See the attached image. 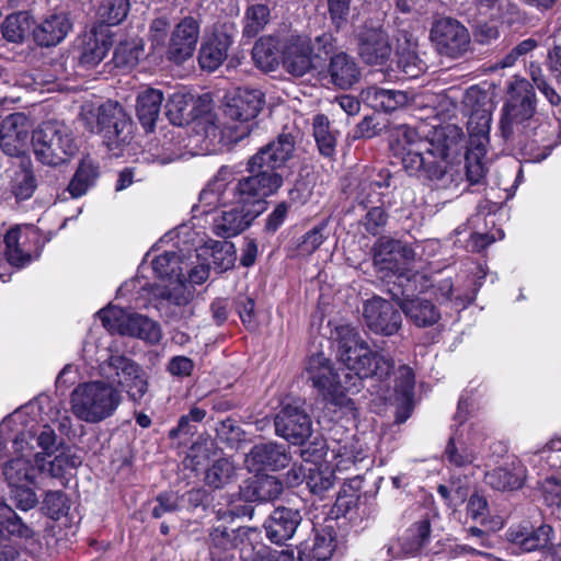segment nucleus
Wrapping results in <instances>:
<instances>
[{"instance_id": "nucleus-40", "label": "nucleus", "mask_w": 561, "mask_h": 561, "mask_svg": "<svg viewBox=\"0 0 561 561\" xmlns=\"http://www.w3.org/2000/svg\"><path fill=\"white\" fill-rule=\"evenodd\" d=\"M390 185V174L388 172H379L377 179L363 180L357 188L356 201L365 207L382 204V192L378 190L388 188Z\"/></svg>"}, {"instance_id": "nucleus-7", "label": "nucleus", "mask_w": 561, "mask_h": 561, "mask_svg": "<svg viewBox=\"0 0 561 561\" xmlns=\"http://www.w3.org/2000/svg\"><path fill=\"white\" fill-rule=\"evenodd\" d=\"M412 251L396 240H382L378 243L374 264L380 277H394L393 286L403 288L404 295L423 293L428 286L426 275L408 268Z\"/></svg>"}, {"instance_id": "nucleus-55", "label": "nucleus", "mask_w": 561, "mask_h": 561, "mask_svg": "<svg viewBox=\"0 0 561 561\" xmlns=\"http://www.w3.org/2000/svg\"><path fill=\"white\" fill-rule=\"evenodd\" d=\"M270 19V10L264 4H255L248 8L243 19V34L248 37L257 35Z\"/></svg>"}, {"instance_id": "nucleus-29", "label": "nucleus", "mask_w": 561, "mask_h": 561, "mask_svg": "<svg viewBox=\"0 0 561 561\" xmlns=\"http://www.w3.org/2000/svg\"><path fill=\"white\" fill-rule=\"evenodd\" d=\"M283 483L274 476L256 474L240 486V496L245 502H270L283 493Z\"/></svg>"}, {"instance_id": "nucleus-23", "label": "nucleus", "mask_w": 561, "mask_h": 561, "mask_svg": "<svg viewBox=\"0 0 561 561\" xmlns=\"http://www.w3.org/2000/svg\"><path fill=\"white\" fill-rule=\"evenodd\" d=\"M389 293L392 295V299L397 301V305L400 307L408 320L416 327H431L439 320L440 314L436 307L427 299L414 297L416 291H413L410 295H404L403 288H401L400 291H394L393 288H390Z\"/></svg>"}, {"instance_id": "nucleus-26", "label": "nucleus", "mask_w": 561, "mask_h": 561, "mask_svg": "<svg viewBox=\"0 0 561 561\" xmlns=\"http://www.w3.org/2000/svg\"><path fill=\"white\" fill-rule=\"evenodd\" d=\"M300 523L299 511L277 507L264 523L266 537L276 545H283L293 538Z\"/></svg>"}, {"instance_id": "nucleus-17", "label": "nucleus", "mask_w": 561, "mask_h": 561, "mask_svg": "<svg viewBox=\"0 0 561 561\" xmlns=\"http://www.w3.org/2000/svg\"><path fill=\"white\" fill-rule=\"evenodd\" d=\"M282 61L285 70L294 77H302L311 72L318 78L321 57L319 54L312 56L310 41L307 37H289L284 45Z\"/></svg>"}, {"instance_id": "nucleus-62", "label": "nucleus", "mask_w": 561, "mask_h": 561, "mask_svg": "<svg viewBox=\"0 0 561 561\" xmlns=\"http://www.w3.org/2000/svg\"><path fill=\"white\" fill-rule=\"evenodd\" d=\"M367 213L363 219V225L370 234H379L386 226L388 215L382 208V204L366 207Z\"/></svg>"}, {"instance_id": "nucleus-59", "label": "nucleus", "mask_w": 561, "mask_h": 561, "mask_svg": "<svg viewBox=\"0 0 561 561\" xmlns=\"http://www.w3.org/2000/svg\"><path fill=\"white\" fill-rule=\"evenodd\" d=\"M142 54V47L135 42L121 43L114 50L113 62L118 68H131Z\"/></svg>"}, {"instance_id": "nucleus-39", "label": "nucleus", "mask_w": 561, "mask_h": 561, "mask_svg": "<svg viewBox=\"0 0 561 561\" xmlns=\"http://www.w3.org/2000/svg\"><path fill=\"white\" fill-rule=\"evenodd\" d=\"M427 282L430 279L426 277ZM427 287L423 290L425 291L428 287L434 288V295L440 304H450L455 309H463L469 304L474 300L476 290L470 291H461L459 288H455L453 280L450 278H445L437 282L435 285L427 283Z\"/></svg>"}, {"instance_id": "nucleus-63", "label": "nucleus", "mask_w": 561, "mask_h": 561, "mask_svg": "<svg viewBox=\"0 0 561 561\" xmlns=\"http://www.w3.org/2000/svg\"><path fill=\"white\" fill-rule=\"evenodd\" d=\"M80 463L78 457L67 454L57 455L53 460L46 459V473L50 478H60L68 468H75Z\"/></svg>"}, {"instance_id": "nucleus-2", "label": "nucleus", "mask_w": 561, "mask_h": 561, "mask_svg": "<svg viewBox=\"0 0 561 561\" xmlns=\"http://www.w3.org/2000/svg\"><path fill=\"white\" fill-rule=\"evenodd\" d=\"M502 136L516 142L529 162H541L560 142L557 127L536 114V95L530 82L516 79L501 118Z\"/></svg>"}, {"instance_id": "nucleus-48", "label": "nucleus", "mask_w": 561, "mask_h": 561, "mask_svg": "<svg viewBox=\"0 0 561 561\" xmlns=\"http://www.w3.org/2000/svg\"><path fill=\"white\" fill-rule=\"evenodd\" d=\"M98 178V169L89 161H82L71 179L68 191L75 198L84 195Z\"/></svg>"}, {"instance_id": "nucleus-58", "label": "nucleus", "mask_w": 561, "mask_h": 561, "mask_svg": "<svg viewBox=\"0 0 561 561\" xmlns=\"http://www.w3.org/2000/svg\"><path fill=\"white\" fill-rule=\"evenodd\" d=\"M414 373L411 367L402 365L396 373L394 391L403 404L410 403L414 393Z\"/></svg>"}, {"instance_id": "nucleus-64", "label": "nucleus", "mask_w": 561, "mask_h": 561, "mask_svg": "<svg viewBox=\"0 0 561 561\" xmlns=\"http://www.w3.org/2000/svg\"><path fill=\"white\" fill-rule=\"evenodd\" d=\"M333 551L334 543L331 539L325 537H316L309 561H329Z\"/></svg>"}, {"instance_id": "nucleus-41", "label": "nucleus", "mask_w": 561, "mask_h": 561, "mask_svg": "<svg viewBox=\"0 0 561 561\" xmlns=\"http://www.w3.org/2000/svg\"><path fill=\"white\" fill-rule=\"evenodd\" d=\"M184 262L175 252H164L152 260V270L159 278L185 279Z\"/></svg>"}, {"instance_id": "nucleus-19", "label": "nucleus", "mask_w": 561, "mask_h": 561, "mask_svg": "<svg viewBox=\"0 0 561 561\" xmlns=\"http://www.w3.org/2000/svg\"><path fill=\"white\" fill-rule=\"evenodd\" d=\"M363 317L366 327L374 333L390 336L402 324V317L394 305L381 297H373L364 305Z\"/></svg>"}, {"instance_id": "nucleus-60", "label": "nucleus", "mask_w": 561, "mask_h": 561, "mask_svg": "<svg viewBox=\"0 0 561 561\" xmlns=\"http://www.w3.org/2000/svg\"><path fill=\"white\" fill-rule=\"evenodd\" d=\"M33 486L32 483L9 485L11 500L19 510L26 512L37 505L38 497Z\"/></svg>"}, {"instance_id": "nucleus-49", "label": "nucleus", "mask_w": 561, "mask_h": 561, "mask_svg": "<svg viewBox=\"0 0 561 561\" xmlns=\"http://www.w3.org/2000/svg\"><path fill=\"white\" fill-rule=\"evenodd\" d=\"M236 477V467L227 458L216 460L205 474L206 484L214 489H221Z\"/></svg>"}, {"instance_id": "nucleus-46", "label": "nucleus", "mask_w": 561, "mask_h": 561, "mask_svg": "<svg viewBox=\"0 0 561 561\" xmlns=\"http://www.w3.org/2000/svg\"><path fill=\"white\" fill-rule=\"evenodd\" d=\"M210 250L211 262L208 263L215 271L222 273L234 265L236 249L229 241H213L209 248L205 249V253Z\"/></svg>"}, {"instance_id": "nucleus-13", "label": "nucleus", "mask_w": 561, "mask_h": 561, "mask_svg": "<svg viewBox=\"0 0 561 561\" xmlns=\"http://www.w3.org/2000/svg\"><path fill=\"white\" fill-rule=\"evenodd\" d=\"M390 3L381 5L382 16L367 19L356 31L358 55L367 65H382L392 54V46L388 32L383 27V19Z\"/></svg>"}, {"instance_id": "nucleus-8", "label": "nucleus", "mask_w": 561, "mask_h": 561, "mask_svg": "<svg viewBox=\"0 0 561 561\" xmlns=\"http://www.w3.org/2000/svg\"><path fill=\"white\" fill-rule=\"evenodd\" d=\"M96 374L107 385L127 392L133 401H139L148 391V378L142 367L117 351L104 350L98 358Z\"/></svg>"}, {"instance_id": "nucleus-14", "label": "nucleus", "mask_w": 561, "mask_h": 561, "mask_svg": "<svg viewBox=\"0 0 561 561\" xmlns=\"http://www.w3.org/2000/svg\"><path fill=\"white\" fill-rule=\"evenodd\" d=\"M156 308L169 321H183L194 314V290L185 279L169 280L167 285H157L152 289Z\"/></svg>"}, {"instance_id": "nucleus-6", "label": "nucleus", "mask_w": 561, "mask_h": 561, "mask_svg": "<svg viewBox=\"0 0 561 561\" xmlns=\"http://www.w3.org/2000/svg\"><path fill=\"white\" fill-rule=\"evenodd\" d=\"M123 394L113 385L100 379L80 382L70 393V411L88 424H99L112 417L123 403Z\"/></svg>"}, {"instance_id": "nucleus-32", "label": "nucleus", "mask_w": 561, "mask_h": 561, "mask_svg": "<svg viewBox=\"0 0 561 561\" xmlns=\"http://www.w3.org/2000/svg\"><path fill=\"white\" fill-rule=\"evenodd\" d=\"M70 28L71 23L66 14L54 13L33 30V37L38 45L49 47L60 43Z\"/></svg>"}, {"instance_id": "nucleus-24", "label": "nucleus", "mask_w": 561, "mask_h": 561, "mask_svg": "<svg viewBox=\"0 0 561 561\" xmlns=\"http://www.w3.org/2000/svg\"><path fill=\"white\" fill-rule=\"evenodd\" d=\"M28 117L24 113L8 115L0 126V148L10 157L24 153L30 130Z\"/></svg>"}, {"instance_id": "nucleus-3", "label": "nucleus", "mask_w": 561, "mask_h": 561, "mask_svg": "<svg viewBox=\"0 0 561 561\" xmlns=\"http://www.w3.org/2000/svg\"><path fill=\"white\" fill-rule=\"evenodd\" d=\"M232 171L222 167L199 194V206L204 213L221 207L214 218L213 230L218 237L231 238L245 230L265 209L267 196H248L242 193L239 180L233 181Z\"/></svg>"}, {"instance_id": "nucleus-38", "label": "nucleus", "mask_w": 561, "mask_h": 561, "mask_svg": "<svg viewBox=\"0 0 561 561\" xmlns=\"http://www.w3.org/2000/svg\"><path fill=\"white\" fill-rule=\"evenodd\" d=\"M431 539V523L423 518L413 523L400 539L401 551L404 556H416L428 545Z\"/></svg>"}, {"instance_id": "nucleus-56", "label": "nucleus", "mask_w": 561, "mask_h": 561, "mask_svg": "<svg viewBox=\"0 0 561 561\" xmlns=\"http://www.w3.org/2000/svg\"><path fill=\"white\" fill-rule=\"evenodd\" d=\"M128 10V0H102L98 8V15L103 23L116 25L126 18Z\"/></svg>"}, {"instance_id": "nucleus-31", "label": "nucleus", "mask_w": 561, "mask_h": 561, "mask_svg": "<svg viewBox=\"0 0 561 561\" xmlns=\"http://www.w3.org/2000/svg\"><path fill=\"white\" fill-rule=\"evenodd\" d=\"M362 100L377 111L393 112L411 101L407 92L370 85L360 92Z\"/></svg>"}, {"instance_id": "nucleus-12", "label": "nucleus", "mask_w": 561, "mask_h": 561, "mask_svg": "<svg viewBox=\"0 0 561 561\" xmlns=\"http://www.w3.org/2000/svg\"><path fill=\"white\" fill-rule=\"evenodd\" d=\"M265 104V94L259 88H237L228 99L225 106V115L236 125L228 129L231 131V141H239L251 133V122L259 115Z\"/></svg>"}, {"instance_id": "nucleus-20", "label": "nucleus", "mask_w": 561, "mask_h": 561, "mask_svg": "<svg viewBox=\"0 0 561 561\" xmlns=\"http://www.w3.org/2000/svg\"><path fill=\"white\" fill-rule=\"evenodd\" d=\"M290 460V454L285 446L268 442L254 445L245 455L244 466L250 472L260 473L265 470H280Z\"/></svg>"}, {"instance_id": "nucleus-47", "label": "nucleus", "mask_w": 561, "mask_h": 561, "mask_svg": "<svg viewBox=\"0 0 561 561\" xmlns=\"http://www.w3.org/2000/svg\"><path fill=\"white\" fill-rule=\"evenodd\" d=\"M193 96L183 91L172 93L165 103V114L175 126H182L190 121L187 107L192 102Z\"/></svg>"}, {"instance_id": "nucleus-22", "label": "nucleus", "mask_w": 561, "mask_h": 561, "mask_svg": "<svg viewBox=\"0 0 561 561\" xmlns=\"http://www.w3.org/2000/svg\"><path fill=\"white\" fill-rule=\"evenodd\" d=\"M506 538L523 552L545 551L552 546L554 530L545 523L537 527L523 523L510 527Z\"/></svg>"}, {"instance_id": "nucleus-52", "label": "nucleus", "mask_w": 561, "mask_h": 561, "mask_svg": "<svg viewBox=\"0 0 561 561\" xmlns=\"http://www.w3.org/2000/svg\"><path fill=\"white\" fill-rule=\"evenodd\" d=\"M0 525L20 538L28 539L34 536V530L5 503H0Z\"/></svg>"}, {"instance_id": "nucleus-11", "label": "nucleus", "mask_w": 561, "mask_h": 561, "mask_svg": "<svg viewBox=\"0 0 561 561\" xmlns=\"http://www.w3.org/2000/svg\"><path fill=\"white\" fill-rule=\"evenodd\" d=\"M30 435L22 433L13 440L15 456L2 466V474L8 485L25 483L38 484L39 478L46 473V458L41 453H33L28 442Z\"/></svg>"}, {"instance_id": "nucleus-28", "label": "nucleus", "mask_w": 561, "mask_h": 561, "mask_svg": "<svg viewBox=\"0 0 561 561\" xmlns=\"http://www.w3.org/2000/svg\"><path fill=\"white\" fill-rule=\"evenodd\" d=\"M98 317L107 331L134 337L139 336L142 325L139 320L145 319L142 314L131 313L116 306L101 309Z\"/></svg>"}, {"instance_id": "nucleus-61", "label": "nucleus", "mask_w": 561, "mask_h": 561, "mask_svg": "<svg viewBox=\"0 0 561 561\" xmlns=\"http://www.w3.org/2000/svg\"><path fill=\"white\" fill-rule=\"evenodd\" d=\"M69 502L65 493L61 491H47L43 500V508L53 519H59L67 515L69 511Z\"/></svg>"}, {"instance_id": "nucleus-10", "label": "nucleus", "mask_w": 561, "mask_h": 561, "mask_svg": "<svg viewBox=\"0 0 561 561\" xmlns=\"http://www.w3.org/2000/svg\"><path fill=\"white\" fill-rule=\"evenodd\" d=\"M32 149L38 162L58 167L68 162L76 154L78 147L71 129L65 123L49 121L33 131Z\"/></svg>"}, {"instance_id": "nucleus-4", "label": "nucleus", "mask_w": 561, "mask_h": 561, "mask_svg": "<svg viewBox=\"0 0 561 561\" xmlns=\"http://www.w3.org/2000/svg\"><path fill=\"white\" fill-rule=\"evenodd\" d=\"M294 138L289 134L279 135L276 139L259 149L247 162L248 176L239 179L242 193L248 196H272L283 185V176L276 172L293 157Z\"/></svg>"}, {"instance_id": "nucleus-35", "label": "nucleus", "mask_w": 561, "mask_h": 561, "mask_svg": "<svg viewBox=\"0 0 561 561\" xmlns=\"http://www.w3.org/2000/svg\"><path fill=\"white\" fill-rule=\"evenodd\" d=\"M231 44L232 38L227 33H214L201 47L198 55L199 66L208 71L216 70L227 58Z\"/></svg>"}, {"instance_id": "nucleus-53", "label": "nucleus", "mask_w": 561, "mask_h": 561, "mask_svg": "<svg viewBox=\"0 0 561 561\" xmlns=\"http://www.w3.org/2000/svg\"><path fill=\"white\" fill-rule=\"evenodd\" d=\"M445 456L449 463L456 467L468 466L474 459L473 453L467 448L462 436L459 435L458 432L450 436L446 446Z\"/></svg>"}, {"instance_id": "nucleus-37", "label": "nucleus", "mask_w": 561, "mask_h": 561, "mask_svg": "<svg viewBox=\"0 0 561 561\" xmlns=\"http://www.w3.org/2000/svg\"><path fill=\"white\" fill-rule=\"evenodd\" d=\"M163 93L153 88L141 91L137 96L136 114L142 127L150 131L159 118Z\"/></svg>"}, {"instance_id": "nucleus-1", "label": "nucleus", "mask_w": 561, "mask_h": 561, "mask_svg": "<svg viewBox=\"0 0 561 561\" xmlns=\"http://www.w3.org/2000/svg\"><path fill=\"white\" fill-rule=\"evenodd\" d=\"M463 145V133L456 125L442 127L431 139L420 137L414 128L400 126L392 149L409 174L431 182L436 188L449 190L463 181L460 167L449 162Z\"/></svg>"}, {"instance_id": "nucleus-50", "label": "nucleus", "mask_w": 561, "mask_h": 561, "mask_svg": "<svg viewBox=\"0 0 561 561\" xmlns=\"http://www.w3.org/2000/svg\"><path fill=\"white\" fill-rule=\"evenodd\" d=\"M3 37L13 43L22 42L31 28V20L26 12H19L7 16L2 24Z\"/></svg>"}, {"instance_id": "nucleus-15", "label": "nucleus", "mask_w": 561, "mask_h": 561, "mask_svg": "<svg viewBox=\"0 0 561 561\" xmlns=\"http://www.w3.org/2000/svg\"><path fill=\"white\" fill-rule=\"evenodd\" d=\"M436 51L450 59L463 58L471 49V36L468 28L451 18L437 20L430 33Z\"/></svg>"}, {"instance_id": "nucleus-43", "label": "nucleus", "mask_w": 561, "mask_h": 561, "mask_svg": "<svg viewBox=\"0 0 561 561\" xmlns=\"http://www.w3.org/2000/svg\"><path fill=\"white\" fill-rule=\"evenodd\" d=\"M312 126L313 137L320 153L328 158L333 157L336 147V135L330 128L329 118L323 114H318L313 117Z\"/></svg>"}, {"instance_id": "nucleus-33", "label": "nucleus", "mask_w": 561, "mask_h": 561, "mask_svg": "<svg viewBox=\"0 0 561 561\" xmlns=\"http://www.w3.org/2000/svg\"><path fill=\"white\" fill-rule=\"evenodd\" d=\"M113 45L112 36L103 28L87 34L82 41L80 65L87 69L98 66Z\"/></svg>"}, {"instance_id": "nucleus-44", "label": "nucleus", "mask_w": 561, "mask_h": 561, "mask_svg": "<svg viewBox=\"0 0 561 561\" xmlns=\"http://www.w3.org/2000/svg\"><path fill=\"white\" fill-rule=\"evenodd\" d=\"M397 65L407 78L419 77L427 67L417 53L416 44L411 42H408L405 47L398 49Z\"/></svg>"}, {"instance_id": "nucleus-5", "label": "nucleus", "mask_w": 561, "mask_h": 561, "mask_svg": "<svg viewBox=\"0 0 561 561\" xmlns=\"http://www.w3.org/2000/svg\"><path fill=\"white\" fill-rule=\"evenodd\" d=\"M337 356L344 368L345 381L352 386V390H358L359 381L365 378L376 377L383 379L393 369V360L385 355L373 352L365 340L354 330H346L339 342Z\"/></svg>"}, {"instance_id": "nucleus-34", "label": "nucleus", "mask_w": 561, "mask_h": 561, "mask_svg": "<svg viewBox=\"0 0 561 561\" xmlns=\"http://www.w3.org/2000/svg\"><path fill=\"white\" fill-rule=\"evenodd\" d=\"M247 536L244 528H229L224 525L214 526L209 530L208 547L213 561L220 558L224 553L237 549Z\"/></svg>"}, {"instance_id": "nucleus-18", "label": "nucleus", "mask_w": 561, "mask_h": 561, "mask_svg": "<svg viewBox=\"0 0 561 561\" xmlns=\"http://www.w3.org/2000/svg\"><path fill=\"white\" fill-rule=\"evenodd\" d=\"M274 425L276 434L293 445H302L312 433L311 419L298 402L285 404Z\"/></svg>"}, {"instance_id": "nucleus-27", "label": "nucleus", "mask_w": 561, "mask_h": 561, "mask_svg": "<svg viewBox=\"0 0 561 561\" xmlns=\"http://www.w3.org/2000/svg\"><path fill=\"white\" fill-rule=\"evenodd\" d=\"M329 450L335 461V470L340 472L350 470L367 456L364 443L354 434H345L337 439L334 438L329 445Z\"/></svg>"}, {"instance_id": "nucleus-21", "label": "nucleus", "mask_w": 561, "mask_h": 561, "mask_svg": "<svg viewBox=\"0 0 561 561\" xmlns=\"http://www.w3.org/2000/svg\"><path fill=\"white\" fill-rule=\"evenodd\" d=\"M198 37V21L192 16L184 18L171 33L167 58L175 64L184 62L193 56Z\"/></svg>"}, {"instance_id": "nucleus-45", "label": "nucleus", "mask_w": 561, "mask_h": 561, "mask_svg": "<svg viewBox=\"0 0 561 561\" xmlns=\"http://www.w3.org/2000/svg\"><path fill=\"white\" fill-rule=\"evenodd\" d=\"M306 483L313 494L321 495L333 486L334 471L325 463H309Z\"/></svg>"}, {"instance_id": "nucleus-57", "label": "nucleus", "mask_w": 561, "mask_h": 561, "mask_svg": "<svg viewBox=\"0 0 561 561\" xmlns=\"http://www.w3.org/2000/svg\"><path fill=\"white\" fill-rule=\"evenodd\" d=\"M327 228L328 224L325 221H322L316 227H313L311 230L307 231L301 237V240L297 244V250L299 254L310 255L316 250H318L329 236Z\"/></svg>"}, {"instance_id": "nucleus-42", "label": "nucleus", "mask_w": 561, "mask_h": 561, "mask_svg": "<svg viewBox=\"0 0 561 561\" xmlns=\"http://www.w3.org/2000/svg\"><path fill=\"white\" fill-rule=\"evenodd\" d=\"M254 64L264 71H273L278 65L277 41L271 36L261 37L252 49Z\"/></svg>"}, {"instance_id": "nucleus-9", "label": "nucleus", "mask_w": 561, "mask_h": 561, "mask_svg": "<svg viewBox=\"0 0 561 561\" xmlns=\"http://www.w3.org/2000/svg\"><path fill=\"white\" fill-rule=\"evenodd\" d=\"M81 118L91 133L102 134L103 142L114 151L130 140V121L116 102L106 101L94 107L84 105Z\"/></svg>"}, {"instance_id": "nucleus-54", "label": "nucleus", "mask_w": 561, "mask_h": 561, "mask_svg": "<svg viewBox=\"0 0 561 561\" xmlns=\"http://www.w3.org/2000/svg\"><path fill=\"white\" fill-rule=\"evenodd\" d=\"M491 126V114L486 110L472 111L468 121V130L472 138V142H477V147L488 141ZM481 151L480 148H478Z\"/></svg>"}, {"instance_id": "nucleus-30", "label": "nucleus", "mask_w": 561, "mask_h": 561, "mask_svg": "<svg viewBox=\"0 0 561 561\" xmlns=\"http://www.w3.org/2000/svg\"><path fill=\"white\" fill-rule=\"evenodd\" d=\"M26 233L20 228H11L0 240V264L8 262L11 266L21 268L30 264L32 255L26 249Z\"/></svg>"}, {"instance_id": "nucleus-36", "label": "nucleus", "mask_w": 561, "mask_h": 561, "mask_svg": "<svg viewBox=\"0 0 561 561\" xmlns=\"http://www.w3.org/2000/svg\"><path fill=\"white\" fill-rule=\"evenodd\" d=\"M526 478V468L518 459H512L504 466L486 474V482L494 489L505 491L518 489Z\"/></svg>"}, {"instance_id": "nucleus-25", "label": "nucleus", "mask_w": 561, "mask_h": 561, "mask_svg": "<svg viewBox=\"0 0 561 561\" xmlns=\"http://www.w3.org/2000/svg\"><path fill=\"white\" fill-rule=\"evenodd\" d=\"M360 72L355 60L345 53L335 54L330 58L328 67L321 62L318 70L320 82H331L341 89L351 88L359 79Z\"/></svg>"}, {"instance_id": "nucleus-16", "label": "nucleus", "mask_w": 561, "mask_h": 561, "mask_svg": "<svg viewBox=\"0 0 561 561\" xmlns=\"http://www.w3.org/2000/svg\"><path fill=\"white\" fill-rule=\"evenodd\" d=\"M304 375L308 382L324 398L335 400L344 391H352V386L343 382L335 373L332 363L323 354L310 356L306 363Z\"/></svg>"}, {"instance_id": "nucleus-51", "label": "nucleus", "mask_w": 561, "mask_h": 561, "mask_svg": "<svg viewBox=\"0 0 561 561\" xmlns=\"http://www.w3.org/2000/svg\"><path fill=\"white\" fill-rule=\"evenodd\" d=\"M36 188V179L33 171L26 167H20L14 171L10 182V191L18 201H25L32 197Z\"/></svg>"}]
</instances>
